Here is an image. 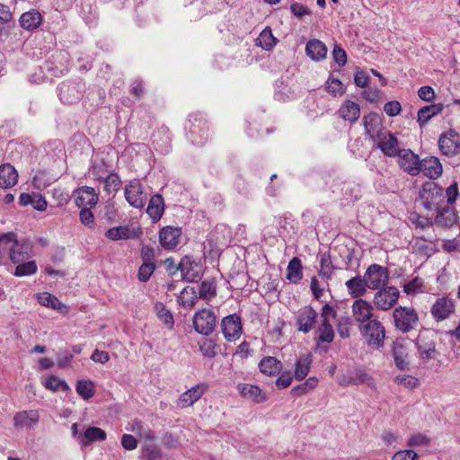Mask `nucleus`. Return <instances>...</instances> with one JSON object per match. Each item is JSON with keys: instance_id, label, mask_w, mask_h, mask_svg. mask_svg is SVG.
<instances>
[{"instance_id": "f257e3e1", "label": "nucleus", "mask_w": 460, "mask_h": 460, "mask_svg": "<svg viewBox=\"0 0 460 460\" xmlns=\"http://www.w3.org/2000/svg\"><path fill=\"white\" fill-rule=\"evenodd\" d=\"M419 198L426 209L438 208L445 200L444 189L434 181H427L420 190Z\"/></svg>"}, {"instance_id": "f03ea898", "label": "nucleus", "mask_w": 460, "mask_h": 460, "mask_svg": "<svg viewBox=\"0 0 460 460\" xmlns=\"http://www.w3.org/2000/svg\"><path fill=\"white\" fill-rule=\"evenodd\" d=\"M438 146L442 155L455 157L460 154V135L449 128L439 135Z\"/></svg>"}, {"instance_id": "7ed1b4c3", "label": "nucleus", "mask_w": 460, "mask_h": 460, "mask_svg": "<svg viewBox=\"0 0 460 460\" xmlns=\"http://www.w3.org/2000/svg\"><path fill=\"white\" fill-rule=\"evenodd\" d=\"M192 322L198 333L208 336L214 332L217 318L212 310L203 308L194 314Z\"/></svg>"}, {"instance_id": "20e7f679", "label": "nucleus", "mask_w": 460, "mask_h": 460, "mask_svg": "<svg viewBox=\"0 0 460 460\" xmlns=\"http://www.w3.org/2000/svg\"><path fill=\"white\" fill-rule=\"evenodd\" d=\"M361 332L369 346L380 348L384 345L385 331L382 323L376 319L368 321L360 328Z\"/></svg>"}, {"instance_id": "39448f33", "label": "nucleus", "mask_w": 460, "mask_h": 460, "mask_svg": "<svg viewBox=\"0 0 460 460\" xmlns=\"http://www.w3.org/2000/svg\"><path fill=\"white\" fill-rule=\"evenodd\" d=\"M124 195L128 204L136 208H142L146 202V194L141 182L135 179L130 181L124 188Z\"/></svg>"}, {"instance_id": "423d86ee", "label": "nucleus", "mask_w": 460, "mask_h": 460, "mask_svg": "<svg viewBox=\"0 0 460 460\" xmlns=\"http://www.w3.org/2000/svg\"><path fill=\"white\" fill-rule=\"evenodd\" d=\"M364 277L368 288L377 289L387 283L389 274L386 268L374 263L368 266Z\"/></svg>"}, {"instance_id": "0eeeda50", "label": "nucleus", "mask_w": 460, "mask_h": 460, "mask_svg": "<svg viewBox=\"0 0 460 460\" xmlns=\"http://www.w3.org/2000/svg\"><path fill=\"white\" fill-rule=\"evenodd\" d=\"M338 384L341 386L358 385L366 384L369 387L375 386L374 379L367 372L361 369L348 371L338 377Z\"/></svg>"}, {"instance_id": "6e6552de", "label": "nucleus", "mask_w": 460, "mask_h": 460, "mask_svg": "<svg viewBox=\"0 0 460 460\" xmlns=\"http://www.w3.org/2000/svg\"><path fill=\"white\" fill-rule=\"evenodd\" d=\"M436 210L437 215L433 220V224L439 228H450L459 220L456 210L453 206H439Z\"/></svg>"}, {"instance_id": "1a4fd4ad", "label": "nucleus", "mask_w": 460, "mask_h": 460, "mask_svg": "<svg viewBox=\"0 0 460 460\" xmlns=\"http://www.w3.org/2000/svg\"><path fill=\"white\" fill-rule=\"evenodd\" d=\"M224 337L233 341L240 338L242 334V323L239 315L234 314L223 318L221 323Z\"/></svg>"}, {"instance_id": "9d476101", "label": "nucleus", "mask_w": 460, "mask_h": 460, "mask_svg": "<svg viewBox=\"0 0 460 460\" xmlns=\"http://www.w3.org/2000/svg\"><path fill=\"white\" fill-rule=\"evenodd\" d=\"M400 291L394 287H387L377 291L374 297L375 305L382 309H390L398 300Z\"/></svg>"}, {"instance_id": "9b49d317", "label": "nucleus", "mask_w": 460, "mask_h": 460, "mask_svg": "<svg viewBox=\"0 0 460 460\" xmlns=\"http://www.w3.org/2000/svg\"><path fill=\"white\" fill-rule=\"evenodd\" d=\"M454 312L455 304L447 296L438 298L431 305V315L438 322L449 318Z\"/></svg>"}, {"instance_id": "f8f14e48", "label": "nucleus", "mask_w": 460, "mask_h": 460, "mask_svg": "<svg viewBox=\"0 0 460 460\" xmlns=\"http://www.w3.org/2000/svg\"><path fill=\"white\" fill-rule=\"evenodd\" d=\"M364 127L369 137L375 141L386 130L383 128L382 118L376 112H370L363 118Z\"/></svg>"}, {"instance_id": "ddd939ff", "label": "nucleus", "mask_w": 460, "mask_h": 460, "mask_svg": "<svg viewBox=\"0 0 460 460\" xmlns=\"http://www.w3.org/2000/svg\"><path fill=\"white\" fill-rule=\"evenodd\" d=\"M181 229L180 227L164 226L159 232L161 245L166 250H172L180 243Z\"/></svg>"}, {"instance_id": "4468645a", "label": "nucleus", "mask_w": 460, "mask_h": 460, "mask_svg": "<svg viewBox=\"0 0 460 460\" xmlns=\"http://www.w3.org/2000/svg\"><path fill=\"white\" fill-rule=\"evenodd\" d=\"M352 313L355 320L360 324L372 321L373 307L370 303L363 299H357L352 305Z\"/></svg>"}, {"instance_id": "2eb2a0df", "label": "nucleus", "mask_w": 460, "mask_h": 460, "mask_svg": "<svg viewBox=\"0 0 460 460\" xmlns=\"http://www.w3.org/2000/svg\"><path fill=\"white\" fill-rule=\"evenodd\" d=\"M207 389L205 384H199L181 394L177 401V406L183 409L191 406L204 394Z\"/></svg>"}, {"instance_id": "dca6fc26", "label": "nucleus", "mask_w": 460, "mask_h": 460, "mask_svg": "<svg viewBox=\"0 0 460 460\" xmlns=\"http://www.w3.org/2000/svg\"><path fill=\"white\" fill-rule=\"evenodd\" d=\"M374 142L385 155L395 156L400 152L397 138L389 131H385L380 138H376Z\"/></svg>"}, {"instance_id": "f3484780", "label": "nucleus", "mask_w": 460, "mask_h": 460, "mask_svg": "<svg viewBox=\"0 0 460 460\" xmlns=\"http://www.w3.org/2000/svg\"><path fill=\"white\" fill-rule=\"evenodd\" d=\"M317 313L312 307H304L297 316V329L304 333H308L316 323Z\"/></svg>"}, {"instance_id": "a211bd4d", "label": "nucleus", "mask_w": 460, "mask_h": 460, "mask_svg": "<svg viewBox=\"0 0 460 460\" xmlns=\"http://www.w3.org/2000/svg\"><path fill=\"white\" fill-rule=\"evenodd\" d=\"M98 201L94 189L88 186H84L75 191V202L77 207L85 208L86 207H93Z\"/></svg>"}, {"instance_id": "6ab92c4d", "label": "nucleus", "mask_w": 460, "mask_h": 460, "mask_svg": "<svg viewBox=\"0 0 460 460\" xmlns=\"http://www.w3.org/2000/svg\"><path fill=\"white\" fill-rule=\"evenodd\" d=\"M106 438L107 434L102 429L88 427L83 434L78 436V443L84 448L94 442L104 441Z\"/></svg>"}, {"instance_id": "aec40b11", "label": "nucleus", "mask_w": 460, "mask_h": 460, "mask_svg": "<svg viewBox=\"0 0 460 460\" xmlns=\"http://www.w3.org/2000/svg\"><path fill=\"white\" fill-rule=\"evenodd\" d=\"M40 416L37 411H22L13 417V424L17 429H31L39 421Z\"/></svg>"}, {"instance_id": "412c9836", "label": "nucleus", "mask_w": 460, "mask_h": 460, "mask_svg": "<svg viewBox=\"0 0 460 460\" xmlns=\"http://www.w3.org/2000/svg\"><path fill=\"white\" fill-rule=\"evenodd\" d=\"M420 172L429 179H438L442 175L443 167L438 158L431 156L421 160Z\"/></svg>"}, {"instance_id": "4be33fe9", "label": "nucleus", "mask_w": 460, "mask_h": 460, "mask_svg": "<svg viewBox=\"0 0 460 460\" xmlns=\"http://www.w3.org/2000/svg\"><path fill=\"white\" fill-rule=\"evenodd\" d=\"M237 390L243 398L251 400L255 403H261L267 400L265 393L257 385L238 384Z\"/></svg>"}, {"instance_id": "5701e85b", "label": "nucleus", "mask_w": 460, "mask_h": 460, "mask_svg": "<svg viewBox=\"0 0 460 460\" xmlns=\"http://www.w3.org/2000/svg\"><path fill=\"white\" fill-rule=\"evenodd\" d=\"M445 106L443 103H434L420 108L417 112V122L420 128L426 126L429 120L443 111Z\"/></svg>"}, {"instance_id": "b1692460", "label": "nucleus", "mask_w": 460, "mask_h": 460, "mask_svg": "<svg viewBox=\"0 0 460 460\" xmlns=\"http://www.w3.org/2000/svg\"><path fill=\"white\" fill-rule=\"evenodd\" d=\"M339 116L350 124L355 123L360 116L359 105L356 102L346 100L338 111Z\"/></svg>"}, {"instance_id": "393cba45", "label": "nucleus", "mask_w": 460, "mask_h": 460, "mask_svg": "<svg viewBox=\"0 0 460 460\" xmlns=\"http://www.w3.org/2000/svg\"><path fill=\"white\" fill-rule=\"evenodd\" d=\"M19 203L21 206L31 205L38 211H44L47 208L48 202L45 198L39 193H22L19 197Z\"/></svg>"}, {"instance_id": "a878e982", "label": "nucleus", "mask_w": 460, "mask_h": 460, "mask_svg": "<svg viewBox=\"0 0 460 460\" xmlns=\"http://www.w3.org/2000/svg\"><path fill=\"white\" fill-rule=\"evenodd\" d=\"M306 55L314 61H320L327 55V47L317 39L310 40L305 46Z\"/></svg>"}, {"instance_id": "bb28decb", "label": "nucleus", "mask_w": 460, "mask_h": 460, "mask_svg": "<svg viewBox=\"0 0 460 460\" xmlns=\"http://www.w3.org/2000/svg\"><path fill=\"white\" fill-rule=\"evenodd\" d=\"M345 286L347 288L348 293L352 297H359L366 294L367 289L368 288L367 281H365V277H361L358 275L347 280L345 282Z\"/></svg>"}, {"instance_id": "cd10ccee", "label": "nucleus", "mask_w": 460, "mask_h": 460, "mask_svg": "<svg viewBox=\"0 0 460 460\" xmlns=\"http://www.w3.org/2000/svg\"><path fill=\"white\" fill-rule=\"evenodd\" d=\"M18 181V173L10 164L0 166V187L8 189L14 186Z\"/></svg>"}, {"instance_id": "c85d7f7f", "label": "nucleus", "mask_w": 460, "mask_h": 460, "mask_svg": "<svg viewBox=\"0 0 460 460\" xmlns=\"http://www.w3.org/2000/svg\"><path fill=\"white\" fill-rule=\"evenodd\" d=\"M176 270H180L182 279L188 282L197 281L200 278L199 272L194 270V262L188 256L181 260Z\"/></svg>"}, {"instance_id": "c756f323", "label": "nucleus", "mask_w": 460, "mask_h": 460, "mask_svg": "<svg viewBox=\"0 0 460 460\" xmlns=\"http://www.w3.org/2000/svg\"><path fill=\"white\" fill-rule=\"evenodd\" d=\"M164 211V203L163 197L160 194L152 196L146 208V213L153 222H157L162 217Z\"/></svg>"}, {"instance_id": "7c9ffc66", "label": "nucleus", "mask_w": 460, "mask_h": 460, "mask_svg": "<svg viewBox=\"0 0 460 460\" xmlns=\"http://www.w3.org/2000/svg\"><path fill=\"white\" fill-rule=\"evenodd\" d=\"M19 22L23 29L31 31L38 28L42 22V16L39 11L31 9L29 12L23 13L21 15Z\"/></svg>"}, {"instance_id": "2f4dec72", "label": "nucleus", "mask_w": 460, "mask_h": 460, "mask_svg": "<svg viewBox=\"0 0 460 460\" xmlns=\"http://www.w3.org/2000/svg\"><path fill=\"white\" fill-rule=\"evenodd\" d=\"M261 373L271 376L279 374L282 368V363L275 357H264L259 363Z\"/></svg>"}, {"instance_id": "473e14b6", "label": "nucleus", "mask_w": 460, "mask_h": 460, "mask_svg": "<svg viewBox=\"0 0 460 460\" xmlns=\"http://www.w3.org/2000/svg\"><path fill=\"white\" fill-rule=\"evenodd\" d=\"M312 364V355L305 354L298 358L295 363L294 377L296 380H303L308 375Z\"/></svg>"}, {"instance_id": "72a5a7b5", "label": "nucleus", "mask_w": 460, "mask_h": 460, "mask_svg": "<svg viewBox=\"0 0 460 460\" xmlns=\"http://www.w3.org/2000/svg\"><path fill=\"white\" fill-rule=\"evenodd\" d=\"M421 160L411 149H404V171L408 172L411 176L420 173Z\"/></svg>"}, {"instance_id": "f704fd0d", "label": "nucleus", "mask_w": 460, "mask_h": 460, "mask_svg": "<svg viewBox=\"0 0 460 460\" xmlns=\"http://www.w3.org/2000/svg\"><path fill=\"white\" fill-rule=\"evenodd\" d=\"M38 302L46 307L57 310L58 312H66V305L62 304L55 296L50 293L42 292L37 296Z\"/></svg>"}, {"instance_id": "c9c22d12", "label": "nucleus", "mask_w": 460, "mask_h": 460, "mask_svg": "<svg viewBox=\"0 0 460 460\" xmlns=\"http://www.w3.org/2000/svg\"><path fill=\"white\" fill-rule=\"evenodd\" d=\"M286 277L290 282L295 284L302 279V263L299 258L294 257L289 261Z\"/></svg>"}, {"instance_id": "e433bc0d", "label": "nucleus", "mask_w": 460, "mask_h": 460, "mask_svg": "<svg viewBox=\"0 0 460 460\" xmlns=\"http://www.w3.org/2000/svg\"><path fill=\"white\" fill-rule=\"evenodd\" d=\"M30 247L26 243H17L8 255L13 263L24 262L30 258Z\"/></svg>"}, {"instance_id": "4c0bfd02", "label": "nucleus", "mask_w": 460, "mask_h": 460, "mask_svg": "<svg viewBox=\"0 0 460 460\" xmlns=\"http://www.w3.org/2000/svg\"><path fill=\"white\" fill-rule=\"evenodd\" d=\"M105 236L112 241L127 240L133 237L132 231L128 226H119L108 229Z\"/></svg>"}, {"instance_id": "58836bf2", "label": "nucleus", "mask_w": 460, "mask_h": 460, "mask_svg": "<svg viewBox=\"0 0 460 460\" xmlns=\"http://www.w3.org/2000/svg\"><path fill=\"white\" fill-rule=\"evenodd\" d=\"M197 293L194 288H184L178 296V303L185 308H192L196 305Z\"/></svg>"}, {"instance_id": "ea45409f", "label": "nucleus", "mask_w": 460, "mask_h": 460, "mask_svg": "<svg viewBox=\"0 0 460 460\" xmlns=\"http://www.w3.org/2000/svg\"><path fill=\"white\" fill-rule=\"evenodd\" d=\"M318 378L315 376L308 377L304 383L294 386L291 389V394L294 397L305 395L316 388L318 385Z\"/></svg>"}, {"instance_id": "a19ab883", "label": "nucleus", "mask_w": 460, "mask_h": 460, "mask_svg": "<svg viewBox=\"0 0 460 460\" xmlns=\"http://www.w3.org/2000/svg\"><path fill=\"white\" fill-rule=\"evenodd\" d=\"M16 235L10 232L0 234V257L9 255L13 248L17 244Z\"/></svg>"}, {"instance_id": "79ce46f5", "label": "nucleus", "mask_w": 460, "mask_h": 460, "mask_svg": "<svg viewBox=\"0 0 460 460\" xmlns=\"http://www.w3.org/2000/svg\"><path fill=\"white\" fill-rule=\"evenodd\" d=\"M277 40L272 34L270 27H266L256 40V45L261 47L265 50H270L276 45Z\"/></svg>"}, {"instance_id": "37998d69", "label": "nucleus", "mask_w": 460, "mask_h": 460, "mask_svg": "<svg viewBox=\"0 0 460 460\" xmlns=\"http://www.w3.org/2000/svg\"><path fill=\"white\" fill-rule=\"evenodd\" d=\"M419 326V317L412 308L404 307V332H409Z\"/></svg>"}, {"instance_id": "c03bdc74", "label": "nucleus", "mask_w": 460, "mask_h": 460, "mask_svg": "<svg viewBox=\"0 0 460 460\" xmlns=\"http://www.w3.org/2000/svg\"><path fill=\"white\" fill-rule=\"evenodd\" d=\"M76 393L84 399L88 400L94 394V385L90 380H79L76 384Z\"/></svg>"}, {"instance_id": "a18cd8bd", "label": "nucleus", "mask_w": 460, "mask_h": 460, "mask_svg": "<svg viewBox=\"0 0 460 460\" xmlns=\"http://www.w3.org/2000/svg\"><path fill=\"white\" fill-rule=\"evenodd\" d=\"M217 294V287L213 280H204L201 282L199 289V297L209 300Z\"/></svg>"}, {"instance_id": "49530a36", "label": "nucleus", "mask_w": 460, "mask_h": 460, "mask_svg": "<svg viewBox=\"0 0 460 460\" xmlns=\"http://www.w3.org/2000/svg\"><path fill=\"white\" fill-rule=\"evenodd\" d=\"M14 276L16 277H23L32 275L37 271V265L34 261H25L24 262H20L16 264Z\"/></svg>"}, {"instance_id": "de8ad7c7", "label": "nucleus", "mask_w": 460, "mask_h": 460, "mask_svg": "<svg viewBox=\"0 0 460 460\" xmlns=\"http://www.w3.org/2000/svg\"><path fill=\"white\" fill-rule=\"evenodd\" d=\"M104 190L108 194L115 193L121 185V180L117 173L108 174L104 180Z\"/></svg>"}, {"instance_id": "09e8293b", "label": "nucleus", "mask_w": 460, "mask_h": 460, "mask_svg": "<svg viewBox=\"0 0 460 460\" xmlns=\"http://www.w3.org/2000/svg\"><path fill=\"white\" fill-rule=\"evenodd\" d=\"M333 265L330 255L323 253L320 261L319 276L325 279H330L333 272Z\"/></svg>"}, {"instance_id": "8fccbe9b", "label": "nucleus", "mask_w": 460, "mask_h": 460, "mask_svg": "<svg viewBox=\"0 0 460 460\" xmlns=\"http://www.w3.org/2000/svg\"><path fill=\"white\" fill-rule=\"evenodd\" d=\"M199 350L202 355L208 358H213L217 356V344L213 340H203L199 343Z\"/></svg>"}, {"instance_id": "3c124183", "label": "nucleus", "mask_w": 460, "mask_h": 460, "mask_svg": "<svg viewBox=\"0 0 460 460\" xmlns=\"http://www.w3.org/2000/svg\"><path fill=\"white\" fill-rule=\"evenodd\" d=\"M45 387L53 392H57L58 390L66 391L69 389L67 384L54 376H49L45 383Z\"/></svg>"}, {"instance_id": "603ef678", "label": "nucleus", "mask_w": 460, "mask_h": 460, "mask_svg": "<svg viewBox=\"0 0 460 460\" xmlns=\"http://www.w3.org/2000/svg\"><path fill=\"white\" fill-rule=\"evenodd\" d=\"M155 270V264L154 262H143L139 267L137 272V278L141 282H146Z\"/></svg>"}, {"instance_id": "864d4df0", "label": "nucleus", "mask_w": 460, "mask_h": 460, "mask_svg": "<svg viewBox=\"0 0 460 460\" xmlns=\"http://www.w3.org/2000/svg\"><path fill=\"white\" fill-rule=\"evenodd\" d=\"M336 316V311L335 309L331 306L330 305L326 304L323 306L322 312H321V323L318 327H327L331 326L330 319L335 318Z\"/></svg>"}, {"instance_id": "5fc2aeb1", "label": "nucleus", "mask_w": 460, "mask_h": 460, "mask_svg": "<svg viewBox=\"0 0 460 460\" xmlns=\"http://www.w3.org/2000/svg\"><path fill=\"white\" fill-rule=\"evenodd\" d=\"M155 309L157 310L158 318L163 321L169 328L173 326V317L169 310H167L163 304H156Z\"/></svg>"}, {"instance_id": "6e6d98bb", "label": "nucleus", "mask_w": 460, "mask_h": 460, "mask_svg": "<svg viewBox=\"0 0 460 460\" xmlns=\"http://www.w3.org/2000/svg\"><path fill=\"white\" fill-rule=\"evenodd\" d=\"M408 446L411 447H429L430 446V438L425 434L417 433L409 438Z\"/></svg>"}, {"instance_id": "4d7b16f0", "label": "nucleus", "mask_w": 460, "mask_h": 460, "mask_svg": "<svg viewBox=\"0 0 460 460\" xmlns=\"http://www.w3.org/2000/svg\"><path fill=\"white\" fill-rule=\"evenodd\" d=\"M351 320L349 317L339 319L337 323V332L341 338L347 339L350 335Z\"/></svg>"}, {"instance_id": "13d9d810", "label": "nucleus", "mask_w": 460, "mask_h": 460, "mask_svg": "<svg viewBox=\"0 0 460 460\" xmlns=\"http://www.w3.org/2000/svg\"><path fill=\"white\" fill-rule=\"evenodd\" d=\"M326 90L328 93L333 94L334 96L342 95L345 92V88L342 83L335 78L329 79L326 82Z\"/></svg>"}, {"instance_id": "bf43d9fd", "label": "nucleus", "mask_w": 460, "mask_h": 460, "mask_svg": "<svg viewBox=\"0 0 460 460\" xmlns=\"http://www.w3.org/2000/svg\"><path fill=\"white\" fill-rule=\"evenodd\" d=\"M409 220L416 227L424 228L433 224V221L427 217L420 216L417 213H411L409 217Z\"/></svg>"}, {"instance_id": "052dcab7", "label": "nucleus", "mask_w": 460, "mask_h": 460, "mask_svg": "<svg viewBox=\"0 0 460 460\" xmlns=\"http://www.w3.org/2000/svg\"><path fill=\"white\" fill-rule=\"evenodd\" d=\"M317 332L319 333V341L325 343L332 342L334 338V332L332 325L327 327H318Z\"/></svg>"}, {"instance_id": "680f3d73", "label": "nucleus", "mask_w": 460, "mask_h": 460, "mask_svg": "<svg viewBox=\"0 0 460 460\" xmlns=\"http://www.w3.org/2000/svg\"><path fill=\"white\" fill-rule=\"evenodd\" d=\"M423 280L420 278H414L410 282L404 284V293L407 295H413L418 291H421Z\"/></svg>"}, {"instance_id": "e2e57ef3", "label": "nucleus", "mask_w": 460, "mask_h": 460, "mask_svg": "<svg viewBox=\"0 0 460 460\" xmlns=\"http://www.w3.org/2000/svg\"><path fill=\"white\" fill-rule=\"evenodd\" d=\"M80 221L83 225L88 226L89 228H93L94 226V217L90 208H82L79 214Z\"/></svg>"}, {"instance_id": "0e129e2a", "label": "nucleus", "mask_w": 460, "mask_h": 460, "mask_svg": "<svg viewBox=\"0 0 460 460\" xmlns=\"http://www.w3.org/2000/svg\"><path fill=\"white\" fill-rule=\"evenodd\" d=\"M332 57L338 66H342L347 62V54L345 50L340 46L335 44L332 50Z\"/></svg>"}, {"instance_id": "69168bd1", "label": "nucleus", "mask_w": 460, "mask_h": 460, "mask_svg": "<svg viewBox=\"0 0 460 460\" xmlns=\"http://www.w3.org/2000/svg\"><path fill=\"white\" fill-rule=\"evenodd\" d=\"M363 97L370 102H378L383 100V93L377 88H370L363 92Z\"/></svg>"}, {"instance_id": "338daca9", "label": "nucleus", "mask_w": 460, "mask_h": 460, "mask_svg": "<svg viewBox=\"0 0 460 460\" xmlns=\"http://www.w3.org/2000/svg\"><path fill=\"white\" fill-rule=\"evenodd\" d=\"M401 111V103L397 101L387 102L384 106V111L390 117L398 115Z\"/></svg>"}, {"instance_id": "774afa93", "label": "nucleus", "mask_w": 460, "mask_h": 460, "mask_svg": "<svg viewBox=\"0 0 460 460\" xmlns=\"http://www.w3.org/2000/svg\"><path fill=\"white\" fill-rule=\"evenodd\" d=\"M446 195L447 199V205L453 206L459 195L457 182H453L447 188Z\"/></svg>"}]
</instances>
